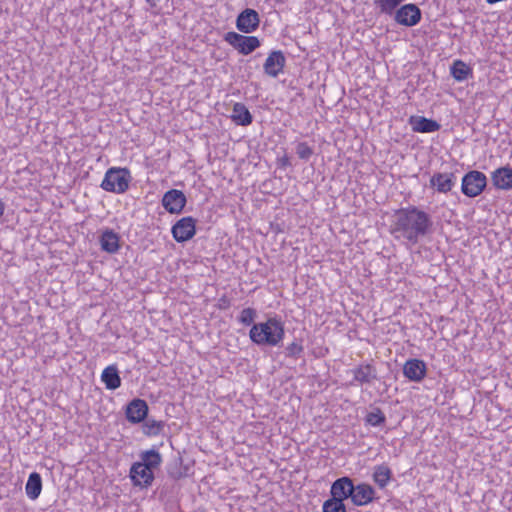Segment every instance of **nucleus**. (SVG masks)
<instances>
[{
    "label": "nucleus",
    "instance_id": "nucleus-1",
    "mask_svg": "<svg viewBox=\"0 0 512 512\" xmlns=\"http://www.w3.org/2000/svg\"><path fill=\"white\" fill-rule=\"evenodd\" d=\"M433 227L431 216L415 206L395 211L390 225V233L396 240H405L415 245L429 234Z\"/></svg>",
    "mask_w": 512,
    "mask_h": 512
},
{
    "label": "nucleus",
    "instance_id": "nucleus-2",
    "mask_svg": "<svg viewBox=\"0 0 512 512\" xmlns=\"http://www.w3.org/2000/svg\"><path fill=\"white\" fill-rule=\"evenodd\" d=\"M284 336V323L277 316L269 317L265 322L254 323L249 331L250 340L258 346H278Z\"/></svg>",
    "mask_w": 512,
    "mask_h": 512
},
{
    "label": "nucleus",
    "instance_id": "nucleus-3",
    "mask_svg": "<svg viewBox=\"0 0 512 512\" xmlns=\"http://www.w3.org/2000/svg\"><path fill=\"white\" fill-rule=\"evenodd\" d=\"M130 181L131 174L127 168L111 167L106 171L100 187L107 192L122 194L128 190Z\"/></svg>",
    "mask_w": 512,
    "mask_h": 512
},
{
    "label": "nucleus",
    "instance_id": "nucleus-4",
    "mask_svg": "<svg viewBox=\"0 0 512 512\" xmlns=\"http://www.w3.org/2000/svg\"><path fill=\"white\" fill-rule=\"evenodd\" d=\"M487 186V177L484 173L472 170L462 178L461 192L470 198L479 196Z\"/></svg>",
    "mask_w": 512,
    "mask_h": 512
},
{
    "label": "nucleus",
    "instance_id": "nucleus-5",
    "mask_svg": "<svg viewBox=\"0 0 512 512\" xmlns=\"http://www.w3.org/2000/svg\"><path fill=\"white\" fill-rule=\"evenodd\" d=\"M224 40L242 55L251 54L261 45L256 36H245L233 31L227 32Z\"/></svg>",
    "mask_w": 512,
    "mask_h": 512
},
{
    "label": "nucleus",
    "instance_id": "nucleus-6",
    "mask_svg": "<svg viewBox=\"0 0 512 512\" xmlns=\"http://www.w3.org/2000/svg\"><path fill=\"white\" fill-rule=\"evenodd\" d=\"M171 232L178 243L186 242L196 233V220L191 216L183 217L172 226Z\"/></svg>",
    "mask_w": 512,
    "mask_h": 512
},
{
    "label": "nucleus",
    "instance_id": "nucleus-7",
    "mask_svg": "<svg viewBox=\"0 0 512 512\" xmlns=\"http://www.w3.org/2000/svg\"><path fill=\"white\" fill-rule=\"evenodd\" d=\"M422 17L420 8L415 4H405L394 13V20L403 26L417 25Z\"/></svg>",
    "mask_w": 512,
    "mask_h": 512
},
{
    "label": "nucleus",
    "instance_id": "nucleus-8",
    "mask_svg": "<svg viewBox=\"0 0 512 512\" xmlns=\"http://www.w3.org/2000/svg\"><path fill=\"white\" fill-rule=\"evenodd\" d=\"M355 491L354 480L348 476L337 478L330 487V495L335 499H340L344 502L347 499L352 501V496Z\"/></svg>",
    "mask_w": 512,
    "mask_h": 512
},
{
    "label": "nucleus",
    "instance_id": "nucleus-9",
    "mask_svg": "<svg viewBox=\"0 0 512 512\" xmlns=\"http://www.w3.org/2000/svg\"><path fill=\"white\" fill-rule=\"evenodd\" d=\"M187 199L185 194L181 190L171 189L168 190L162 198V206L170 214H180L185 205Z\"/></svg>",
    "mask_w": 512,
    "mask_h": 512
},
{
    "label": "nucleus",
    "instance_id": "nucleus-10",
    "mask_svg": "<svg viewBox=\"0 0 512 512\" xmlns=\"http://www.w3.org/2000/svg\"><path fill=\"white\" fill-rule=\"evenodd\" d=\"M260 18L256 10L251 8L244 9L236 19V27L243 33H252L259 27Z\"/></svg>",
    "mask_w": 512,
    "mask_h": 512
},
{
    "label": "nucleus",
    "instance_id": "nucleus-11",
    "mask_svg": "<svg viewBox=\"0 0 512 512\" xmlns=\"http://www.w3.org/2000/svg\"><path fill=\"white\" fill-rule=\"evenodd\" d=\"M126 419L132 424L143 422L148 415V405L145 400L135 398L130 401L125 410Z\"/></svg>",
    "mask_w": 512,
    "mask_h": 512
},
{
    "label": "nucleus",
    "instance_id": "nucleus-12",
    "mask_svg": "<svg viewBox=\"0 0 512 512\" xmlns=\"http://www.w3.org/2000/svg\"><path fill=\"white\" fill-rule=\"evenodd\" d=\"M286 64V58L282 51L274 50L272 51L266 61L264 62L263 69L264 72L270 77H277Z\"/></svg>",
    "mask_w": 512,
    "mask_h": 512
},
{
    "label": "nucleus",
    "instance_id": "nucleus-13",
    "mask_svg": "<svg viewBox=\"0 0 512 512\" xmlns=\"http://www.w3.org/2000/svg\"><path fill=\"white\" fill-rule=\"evenodd\" d=\"M429 182L430 186L434 188L437 192L446 194L450 192L455 186L456 175L452 172H437L431 176Z\"/></svg>",
    "mask_w": 512,
    "mask_h": 512
},
{
    "label": "nucleus",
    "instance_id": "nucleus-14",
    "mask_svg": "<svg viewBox=\"0 0 512 512\" xmlns=\"http://www.w3.org/2000/svg\"><path fill=\"white\" fill-rule=\"evenodd\" d=\"M426 364L419 359H409L403 366V374L413 382H420L426 376Z\"/></svg>",
    "mask_w": 512,
    "mask_h": 512
},
{
    "label": "nucleus",
    "instance_id": "nucleus-15",
    "mask_svg": "<svg viewBox=\"0 0 512 512\" xmlns=\"http://www.w3.org/2000/svg\"><path fill=\"white\" fill-rule=\"evenodd\" d=\"M130 478L134 485L148 487L154 480V472L135 462L130 468Z\"/></svg>",
    "mask_w": 512,
    "mask_h": 512
},
{
    "label": "nucleus",
    "instance_id": "nucleus-16",
    "mask_svg": "<svg viewBox=\"0 0 512 512\" xmlns=\"http://www.w3.org/2000/svg\"><path fill=\"white\" fill-rule=\"evenodd\" d=\"M375 494V489L370 484L361 482L355 484V491L351 502L355 506H365L376 499Z\"/></svg>",
    "mask_w": 512,
    "mask_h": 512
},
{
    "label": "nucleus",
    "instance_id": "nucleus-17",
    "mask_svg": "<svg viewBox=\"0 0 512 512\" xmlns=\"http://www.w3.org/2000/svg\"><path fill=\"white\" fill-rule=\"evenodd\" d=\"M350 372L353 375V380L360 385L371 384L378 378L375 366L370 363H362L351 369Z\"/></svg>",
    "mask_w": 512,
    "mask_h": 512
},
{
    "label": "nucleus",
    "instance_id": "nucleus-18",
    "mask_svg": "<svg viewBox=\"0 0 512 512\" xmlns=\"http://www.w3.org/2000/svg\"><path fill=\"white\" fill-rule=\"evenodd\" d=\"M491 181L500 190L512 189V168L510 166L500 167L492 172Z\"/></svg>",
    "mask_w": 512,
    "mask_h": 512
},
{
    "label": "nucleus",
    "instance_id": "nucleus-19",
    "mask_svg": "<svg viewBox=\"0 0 512 512\" xmlns=\"http://www.w3.org/2000/svg\"><path fill=\"white\" fill-rule=\"evenodd\" d=\"M409 124L412 126L414 132L419 133H432L441 128V125L437 121L421 116H411L409 118Z\"/></svg>",
    "mask_w": 512,
    "mask_h": 512
},
{
    "label": "nucleus",
    "instance_id": "nucleus-20",
    "mask_svg": "<svg viewBox=\"0 0 512 512\" xmlns=\"http://www.w3.org/2000/svg\"><path fill=\"white\" fill-rule=\"evenodd\" d=\"M119 241V235L111 229H106L100 237L102 250L111 254L116 253L119 250Z\"/></svg>",
    "mask_w": 512,
    "mask_h": 512
},
{
    "label": "nucleus",
    "instance_id": "nucleus-21",
    "mask_svg": "<svg viewBox=\"0 0 512 512\" xmlns=\"http://www.w3.org/2000/svg\"><path fill=\"white\" fill-rule=\"evenodd\" d=\"M101 380L105 384L106 389H118L121 386V378L116 365L106 367L101 374Z\"/></svg>",
    "mask_w": 512,
    "mask_h": 512
},
{
    "label": "nucleus",
    "instance_id": "nucleus-22",
    "mask_svg": "<svg viewBox=\"0 0 512 512\" xmlns=\"http://www.w3.org/2000/svg\"><path fill=\"white\" fill-rule=\"evenodd\" d=\"M231 119L234 123L241 126H248L253 122V116L247 107L240 102L233 105Z\"/></svg>",
    "mask_w": 512,
    "mask_h": 512
},
{
    "label": "nucleus",
    "instance_id": "nucleus-23",
    "mask_svg": "<svg viewBox=\"0 0 512 512\" xmlns=\"http://www.w3.org/2000/svg\"><path fill=\"white\" fill-rule=\"evenodd\" d=\"M25 491L31 500H35L39 497L42 491V479L39 473L32 472L27 480Z\"/></svg>",
    "mask_w": 512,
    "mask_h": 512
},
{
    "label": "nucleus",
    "instance_id": "nucleus-24",
    "mask_svg": "<svg viewBox=\"0 0 512 512\" xmlns=\"http://www.w3.org/2000/svg\"><path fill=\"white\" fill-rule=\"evenodd\" d=\"M140 459L141 461H139L138 463L150 469L151 471L158 468L162 463V456L155 449L141 452Z\"/></svg>",
    "mask_w": 512,
    "mask_h": 512
},
{
    "label": "nucleus",
    "instance_id": "nucleus-25",
    "mask_svg": "<svg viewBox=\"0 0 512 512\" xmlns=\"http://www.w3.org/2000/svg\"><path fill=\"white\" fill-rule=\"evenodd\" d=\"M372 477H373L374 482L379 486V488L383 489L387 486V484L391 480L392 471L385 464L377 465L374 467Z\"/></svg>",
    "mask_w": 512,
    "mask_h": 512
},
{
    "label": "nucleus",
    "instance_id": "nucleus-26",
    "mask_svg": "<svg viewBox=\"0 0 512 512\" xmlns=\"http://www.w3.org/2000/svg\"><path fill=\"white\" fill-rule=\"evenodd\" d=\"M452 77L459 82L465 81L472 76V69L462 60H455L450 68Z\"/></svg>",
    "mask_w": 512,
    "mask_h": 512
},
{
    "label": "nucleus",
    "instance_id": "nucleus-27",
    "mask_svg": "<svg viewBox=\"0 0 512 512\" xmlns=\"http://www.w3.org/2000/svg\"><path fill=\"white\" fill-rule=\"evenodd\" d=\"M165 427L164 421L154 419H145L142 425V432L148 437L158 436L163 433Z\"/></svg>",
    "mask_w": 512,
    "mask_h": 512
},
{
    "label": "nucleus",
    "instance_id": "nucleus-28",
    "mask_svg": "<svg viewBox=\"0 0 512 512\" xmlns=\"http://www.w3.org/2000/svg\"><path fill=\"white\" fill-rule=\"evenodd\" d=\"M322 512H347V510L344 502L340 501V499L330 497L324 501Z\"/></svg>",
    "mask_w": 512,
    "mask_h": 512
},
{
    "label": "nucleus",
    "instance_id": "nucleus-29",
    "mask_svg": "<svg viewBox=\"0 0 512 512\" xmlns=\"http://www.w3.org/2000/svg\"><path fill=\"white\" fill-rule=\"evenodd\" d=\"M365 421L371 426H381L386 422V417L380 408H374L373 411L369 412Z\"/></svg>",
    "mask_w": 512,
    "mask_h": 512
},
{
    "label": "nucleus",
    "instance_id": "nucleus-30",
    "mask_svg": "<svg viewBox=\"0 0 512 512\" xmlns=\"http://www.w3.org/2000/svg\"><path fill=\"white\" fill-rule=\"evenodd\" d=\"M295 151L299 159L308 161L314 154V149L307 142H298Z\"/></svg>",
    "mask_w": 512,
    "mask_h": 512
},
{
    "label": "nucleus",
    "instance_id": "nucleus-31",
    "mask_svg": "<svg viewBox=\"0 0 512 512\" xmlns=\"http://www.w3.org/2000/svg\"><path fill=\"white\" fill-rule=\"evenodd\" d=\"M304 347L301 340H295L286 347V356L289 358L298 359L302 356Z\"/></svg>",
    "mask_w": 512,
    "mask_h": 512
},
{
    "label": "nucleus",
    "instance_id": "nucleus-32",
    "mask_svg": "<svg viewBox=\"0 0 512 512\" xmlns=\"http://www.w3.org/2000/svg\"><path fill=\"white\" fill-rule=\"evenodd\" d=\"M257 316V311L254 308H244L239 315V322L245 326L253 324Z\"/></svg>",
    "mask_w": 512,
    "mask_h": 512
},
{
    "label": "nucleus",
    "instance_id": "nucleus-33",
    "mask_svg": "<svg viewBox=\"0 0 512 512\" xmlns=\"http://www.w3.org/2000/svg\"><path fill=\"white\" fill-rule=\"evenodd\" d=\"M151 7H156L160 0H146Z\"/></svg>",
    "mask_w": 512,
    "mask_h": 512
},
{
    "label": "nucleus",
    "instance_id": "nucleus-34",
    "mask_svg": "<svg viewBox=\"0 0 512 512\" xmlns=\"http://www.w3.org/2000/svg\"><path fill=\"white\" fill-rule=\"evenodd\" d=\"M4 209H5L4 203L0 200V217L3 215Z\"/></svg>",
    "mask_w": 512,
    "mask_h": 512
},
{
    "label": "nucleus",
    "instance_id": "nucleus-35",
    "mask_svg": "<svg viewBox=\"0 0 512 512\" xmlns=\"http://www.w3.org/2000/svg\"><path fill=\"white\" fill-rule=\"evenodd\" d=\"M282 163H283V165H288L289 164L288 158H284L282 160Z\"/></svg>",
    "mask_w": 512,
    "mask_h": 512
}]
</instances>
